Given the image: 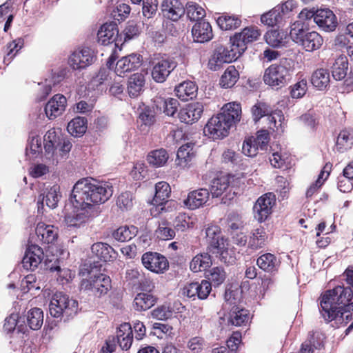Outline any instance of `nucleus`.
<instances>
[{"instance_id":"1","label":"nucleus","mask_w":353,"mask_h":353,"mask_svg":"<svg viewBox=\"0 0 353 353\" xmlns=\"http://www.w3.org/2000/svg\"><path fill=\"white\" fill-rule=\"evenodd\" d=\"M113 194V189L107 183H94L82 179L74 185L70 201L77 210L74 215H67L65 221L68 227H79L94 215L96 205L105 203Z\"/></svg>"},{"instance_id":"2","label":"nucleus","mask_w":353,"mask_h":353,"mask_svg":"<svg viewBox=\"0 0 353 353\" xmlns=\"http://www.w3.org/2000/svg\"><path fill=\"white\" fill-rule=\"evenodd\" d=\"M353 304V291L350 287L338 285L327 290L320 302L321 314L326 322L334 321L336 327L346 325L352 319L347 307Z\"/></svg>"},{"instance_id":"3","label":"nucleus","mask_w":353,"mask_h":353,"mask_svg":"<svg viewBox=\"0 0 353 353\" xmlns=\"http://www.w3.org/2000/svg\"><path fill=\"white\" fill-rule=\"evenodd\" d=\"M292 73L291 61L284 59L279 63L272 64L265 70L263 81L272 88H280L290 80Z\"/></svg>"},{"instance_id":"4","label":"nucleus","mask_w":353,"mask_h":353,"mask_svg":"<svg viewBox=\"0 0 353 353\" xmlns=\"http://www.w3.org/2000/svg\"><path fill=\"white\" fill-rule=\"evenodd\" d=\"M77 301L70 299L68 295L63 292H56L50 300L49 312L53 317H72L77 314Z\"/></svg>"},{"instance_id":"5","label":"nucleus","mask_w":353,"mask_h":353,"mask_svg":"<svg viewBox=\"0 0 353 353\" xmlns=\"http://www.w3.org/2000/svg\"><path fill=\"white\" fill-rule=\"evenodd\" d=\"M152 79L159 83H164L171 72L176 68L177 63L174 59L167 57L156 55L151 61Z\"/></svg>"},{"instance_id":"6","label":"nucleus","mask_w":353,"mask_h":353,"mask_svg":"<svg viewBox=\"0 0 353 353\" xmlns=\"http://www.w3.org/2000/svg\"><path fill=\"white\" fill-rule=\"evenodd\" d=\"M230 49L223 46L216 47L212 59L209 61V68L217 70L223 63H231L236 60L243 52L235 43H232Z\"/></svg>"},{"instance_id":"7","label":"nucleus","mask_w":353,"mask_h":353,"mask_svg":"<svg viewBox=\"0 0 353 353\" xmlns=\"http://www.w3.org/2000/svg\"><path fill=\"white\" fill-rule=\"evenodd\" d=\"M89 279H83L81 282V288L91 291L95 296L105 294L111 288V280L103 274H91Z\"/></svg>"},{"instance_id":"8","label":"nucleus","mask_w":353,"mask_h":353,"mask_svg":"<svg viewBox=\"0 0 353 353\" xmlns=\"http://www.w3.org/2000/svg\"><path fill=\"white\" fill-rule=\"evenodd\" d=\"M205 236L210 245L220 254V259L227 263L228 243L221 235V229L217 225H210L205 229Z\"/></svg>"},{"instance_id":"9","label":"nucleus","mask_w":353,"mask_h":353,"mask_svg":"<svg viewBox=\"0 0 353 353\" xmlns=\"http://www.w3.org/2000/svg\"><path fill=\"white\" fill-rule=\"evenodd\" d=\"M230 128L225 118L217 114L209 119L204 127L203 133L213 140L221 139L228 135Z\"/></svg>"},{"instance_id":"10","label":"nucleus","mask_w":353,"mask_h":353,"mask_svg":"<svg viewBox=\"0 0 353 353\" xmlns=\"http://www.w3.org/2000/svg\"><path fill=\"white\" fill-rule=\"evenodd\" d=\"M275 203V196L271 192L266 193L260 196L253 208L254 218L259 222L265 221L272 214V208Z\"/></svg>"},{"instance_id":"11","label":"nucleus","mask_w":353,"mask_h":353,"mask_svg":"<svg viewBox=\"0 0 353 353\" xmlns=\"http://www.w3.org/2000/svg\"><path fill=\"white\" fill-rule=\"evenodd\" d=\"M141 262L145 268L157 274L164 272L169 267L167 259L157 252L144 253L141 257Z\"/></svg>"},{"instance_id":"12","label":"nucleus","mask_w":353,"mask_h":353,"mask_svg":"<svg viewBox=\"0 0 353 353\" xmlns=\"http://www.w3.org/2000/svg\"><path fill=\"white\" fill-rule=\"evenodd\" d=\"M92 50L83 48L74 50L69 57L68 63L73 70H82L94 62Z\"/></svg>"},{"instance_id":"13","label":"nucleus","mask_w":353,"mask_h":353,"mask_svg":"<svg viewBox=\"0 0 353 353\" xmlns=\"http://www.w3.org/2000/svg\"><path fill=\"white\" fill-rule=\"evenodd\" d=\"M261 35V31L257 27L250 26L245 28L241 32L236 33L230 38L232 43H235L240 51L243 53L246 50V45L248 43L253 42L259 39Z\"/></svg>"},{"instance_id":"14","label":"nucleus","mask_w":353,"mask_h":353,"mask_svg":"<svg viewBox=\"0 0 353 353\" xmlns=\"http://www.w3.org/2000/svg\"><path fill=\"white\" fill-rule=\"evenodd\" d=\"M314 23L325 32L335 30L337 25V18L334 12L328 8L316 10Z\"/></svg>"},{"instance_id":"15","label":"nucleus","mask_w":353,"mask_h":353,"mask_svg":"<svg viewBox=\"0 0 353 353\" xmlns=\"http://www.w3.org/2000/svg\"><path fill=\"white\" fill-rule=\"evenodd\" d=\"M43 251L37 245H29L22 259V265L27 270H34L43 259Z\"/></svg>"},{"instance_id":"16","label":"nucleus","mask_w":353,"mask_h":353,"mask_svg":"<svg viewBox=\"0 0 353 353\" xmlns=\"http://www.w3.org/2000/svg\"><path fill=\"white\" fill-rule=\"evenodd\" d=\"M161 10L164 18L172 21H179L185 14V8L179 0H163Z\"/></svg>"},{"instance_id":"17","label":"nucleus","mask_w":353,"mask_h":353,"mask_svg":"<svg viewBox=\"0 0 353 353\" xmlns=\"http://www.w3.org/2000/svg\"><path fill=\"white\" fill-rule=\"evenodd\" d=\"M67 99L61 94L54 95L45 105V113L49 119H54L65 110Z\"/></svg>"},{"instance_id":"18","label":"nucleus","mask_w":353,"mask_h":353,"mask_svg":"<svg viewBox=\"0 0 353 353\" xmlns=\"http://www.w3.org/2000/svg\"><path fill=\"white\" fill-rule=\"evenodd\" d=\"M203 112V106L201 103H192L180 110L178 117L181 122L192 124L201 118Z\"/></svg>"},{"instance_id":"19","label":"nucleus","mask_w":353,"mask_h":353,"mask_svg":"<svg viewBox=\"0 0 353 353\" xmlns=\"http://www.w3.org/2000/svg\"><path fill=\"white\" fill-rule=\"evenodd\" d=\"M141 56L131 54L120 59L116 63L115 73L121 77L126 72L137 69L141 65Z\"/></svg>"},{"instance_id":"20","label":"nucleus","mask_w":353,"mask_h":353,"mask_svg":"<svg viewBox=\"0 0 353 353\" xmlns=\"http://www.w3.org/2000/svg\"><path fill=\"white\" fill-rule=\"evenodd\" d=\"M210 192L205 188L193 190L188 194L184 200V205L190 210H195L203 206L209 200Z\"/></svg>"},{"instance_id":"21","label":"nucleus","mask_w":353,"mask_h":353,"mask_svg":"<svg viewBox=\"0 0 353 353\" xmlns=\"http://www.w3.org/2000/svg\"><path fill=\"white\" fill-rule=\"evenodd\" d=\"M35 232L39 240L46 244L54 243L58 237L57 228L42 222L37 224Z\"/></svg>"},{"instance_id":"22","label":"nucleus","mask_w":353,"mask_h":353,"mask_svg":"<svg viewBox=\"0 0 353 353\" xmlns=\"http://www.w3.org/2000/svg\"><path fill=\"white\" fill-rule=\"evenodd\" d=\"M219 114L225 118L226 123L231 127L238 123L241 117V107L240 103L231 102L225 104Z\"/></svg>"},{"instance_id":"23","label":"nucleus","mask_w":353,"mask_h":353,"mask_svg":"<svg viewBox=\"0 0 353 353\" xmlns=\"http://www.w3.org/2000/svg\"><path fill=\"white\" fill-rule=\"evenodd\" d=\"M119 30L115 23H104L97 32L99 43L103 46L108 45L116 41Z\"/></svg>"},{"instance_id":"24","label":"nucleus","mask_w":353,"mask_h":353,"mask_svg":"<svg viewBox=\"0 0 353 353\" xmlns=\"http://www.w3.org/2000/svg\"><path fill=\"white\" fill-rule=\"evenodd\" d=\"M194 40L199 43L210 41L212 37L211 25L205 21L196 22L192 29Z\"/></svg>"},{"instance_id":"25","label":"nucleus","mask_w":353,"mask_h":353,"mask_svg":"<svg viewBox=\"0 0 353 353\" xmlns=\"http://www.w3.org/2000/svg\"><path fill=\"white\" fill-rule=\"evenodd\" d=\"M145 77L142 73L133 74L128 81L127 91L132 98L138 97L144 90Z\"/></svg>"},{"instance_id":"26","label":"nucleus","mask_w":353,"mask_h":353,"mask_svg":"<svg viewBox=\"0 0 353 353\" xmlns=\"http://www.w3.org/2000/svg\"><path fill=\"white\" fill-rule=\"evenodd\" d=\"M117 342L123 350H128L132 343L133 334L131 325L128 323H123L117 331Z\"/></svg>"},{"instance_id":"27","label":"nucleus","mask_w":353,"mask_h":353,"mask_svg":"<svg viewBox=\"0 0 353 353\" xmlns=\"http://www.w3.org/2000/svg\"><path fill=\"white\" fill-rule=\"evenodd\" d=\"M256 264L263 271L268 273H274L279 270L280 261L273 254L265 253L257 259Z\"/></svg>"},{"instance_id":"28","label":"nucleus","mask_w":353,"mask_h":353,"mask_svg":"<svg viewBox=\"0 0 353 353\" xmlns=\"http://www.w3.org/2000/svg\"><path fill=\"white\" fill-rule=\"evenodd\" d=\"M197 90V86L191 81H183L174 89L176 97L182 101H188L195 98Z\"/></svg>"},{"instance_id":"29","label":"nucleus","mask_w":353,"mask_h":353,"mask_svg":"<svg viewBox=\"0 0 353 353\" xmlns=\"http://www.w3.org/2000/svg\"><path fill=\"white\" fill-rule=\"evenodd\" d=\"M61 197L60 187L57 185H54L48 189L46 194H41L39 196L38 204L41 203L43 205L45 203L49 208L54 209L57 206Z\"/></svg>"},{"instance_id":"30","label":"nucleus","mask_w":353,"mask_h":353,"mask_svg":"<svg viewBox=\"0 0 353 353\" xmlns=\"http://www.w3.org/2000/svg\"><path fill=\"white\" fill-rule=\"evenodd\" d=\"M300 45L307 52L319 49L323 43V37L316 31L307 32Z\"/></svg>"},{"instance_id":"31","label":"nucleus","mask_w":353,"mask_h":353,"mask_svg":"<svg viewBox=\"0 0 353 353\" xmlns=\"http://www.w3.org/2000/svg\"><path fill=\"white\" fill-rule=\"evenodd\" d=\"M157 298L150 292H140L134 299V307L137 311H145L152 307Z\"/></svg>"},{"instance_id":"32","label":"nucleus","mask_w":353,"mask_h":353,"mask_svg":"<svg viewBox=\"0 0 353 353\" xmlns=\"http://www.w3.org/2000/svg\"><path fill=\"white\" fill-rule=\"evenodd\" d=\"M170 193L171 188L168 183L165 181L157 183L155 185V194L152 203L154 205L161 206L168 202Z\"/></svg>"},{"instance_id":"33","label":"nucleus","mask_w":353,"mask_h":353,"mask_svg":"<svg viewBox=\"0 0 353 353\" xmlns=\"http://www.w3.org/2000/svg\"><path fill=\"white\" fill-rule=\"evenodd\" d=\"M194 143L190 141L183 144L178 150L176 157L178 164L180 166L185 167L194 158L195 152L194 150Z\"/></svg>"},{"instance_id":"34","label":"nucleus","mask_w":353,"mask_h":353,"mask_svg":"<svg viewBox=\"0 0 353 353\" xmlns=\"http://www.w3.org/2000/svg\"><path fill=\"white\" fill-rule=\"evenodd\" d=\"M266 43L273 48L284 46L288 42V36L283 30H271L265 34Z\"/></svg>"},{"instance_id":"35","label":"nucleus","mask_w":353,"mask_h":353,"mask_svg":"<svg viewBox=\"0 0 353 353\" xmlns=\"http://www.w3.org/2000/svg\"><path fill=\"white\" fill-rule=\"evenodd\" d=\"M249 320L248 310L233 305L230 310L228 322L235 326H241Z\"/></svg>"},{"instance_id":"36","label":"nucleus","mask_w":353,"mask_h":353,"mask_svg":"<svg viewBox=\"0 0 353 353\" xmlns=\"http://www.w3.org/2000/svg\"><path fill=\"white\" fill-rule=\"evenodd\" d=\"M92 252L101 261H108L115 257L113 248L105 243L99 242L92 245Z\"/></svg>"},{"instance_id":"37","label":"nucleus","mask_w":353,"mask_h":353,"mask_svg":"<svg viewBox=\"0 0 353 353\" xmlns=\"http://www.w3.org/2000/svg\"><path fill=\"white\" fill-rule=\"evenodd\" d=\"M268 239V235L263 228H258L251 232L248 241V246L254 250L263 248Z\"/></svg>"},{"instance_id":"38","label":"nucleus","mask_w":353,"mask_h":353,"mask_svg":"<svg viewBox=\"0 0 353 353\" xmlns=\"http://www.w3.org/2000/svg\"><path fill=\"white\" fill-rule=\"evenodd\" d=\"M210 256L207 253L196 255L190 263V268L194 272L205 270L212 265Z\"/></svg>"},{"instance_id":"39","label":"nucleus","mask_w":353,"mask_h":353,"mask_svg":"<svg viewBox=\"0 0 353 353\" xmlns=\"http://www.w3.org/2000/svg\"><path fill=\"white\" fill-rule=\"evenodd\" d=\"M28 325L33 330H38L43 323V313L41 309L34 307L30 309L26 314Z\"/></svg>"},{"instance_id":"40","label":"nucleus","mask_w":353,"mask_h":353,"mask_svg":"<svg viewBox=\"0 0 353 353\" xmlns=\"http://www.w3.org/2000/svg\"><path fill=\"white\" fill-rule=\"evenodd\" d=\"M347 68L348 62L347 57L345 56L339 57L336 59L331 68L333 78L336 81H340L345 78L347 74Z\"/></svg>"},{"instance_id":"41","label":"nucleus","mask_w":353,"mask_h":353,"mask_svg":"<svg viewBox=\"0 0 353 353\" xmlns=\"http://www.w3.org/2000/svg\"><path fill=\"white\" fill-rule=\"evenodd\" d=\"M311 82L319 90H324L329 85L330 74L325 69H318L313 72Z\"/></svg>"},{"instance_id":"42","label":"nucleus","mask_w":353,"mask_h":353,"mask_svg":"<svg viewBox=\"0 0 353 353\" xmlns=\"http://www.w3.org/2000/svg\"><path fill=\"white\" fill-rule=\"evenodd\" d=\"M184 8L187 17L192 21L199 22L205 16V10L195 2H188Z\"/></svg>"},{"instance_id":"43","label":"nucleus","mask_w":353,"mask_h":353,"mask_svg":"<svg viewBox=\"0 0 353 353\" xmlns=\"http://www.w3.org/2000/svg\"><path fill=\"white\" fill-rule=\"evenodd\" d=\"M67 130L72 136L80 137L87 130V120L83 117H75L68 123Z\"/></svg>"},{"instance_id":"44","label":"nucleus","mask_w":353,"mask_h":353,"mask_svg":"<svg viewBox=\"0 0 353 353\" xmlns=\"http://www.w3.org/2000/svg\"><path fill=\"white\" fill-rule=\"evenodd\" d=\"M239 72L234 65H230L221 77L220 85L225 88H232L239 79Z\"/></svg>"},{"instance_id":"45","label":"nucleus","mask_w":353,"mask_h":353,"mask_svg":"<svg viewBox=\"0 0 353 353\" xmlns=\"http://www.w3.org/2000/svg\"><path fill=\"white\" fill-rule=\"evenodd\" d=\"M216 23L221 29L229 30L239 27L241 21L235 15L223 14L218 17Z\"/></svg>"},{"instance_id":"46","label":"nucleus","mask_w":353,"mask_h":353,"mask_svg":"<svg viewBox=\"0 0 353 353\" xmlns=\"http://www.w3.org/2000/svg\"><path fill=\"white\" fill-rule=\"evenodd\" d=\"M137 232V228L134 226H121L114 230L112 233L113 238L121 242L128 241L131 240L136 236Z\"/></svg>"},{"instance_id":"47","label":"nucleus","mask_w":353,"mask_h":353,"mask_svg":"<svg viewBox=\"0 0 353 353\" xmlns=\"http://www.w3.org/2000/svg\"><path fill=\"white\" fill-rule=\"evenodd\" d=\"M229 188V179L225 176L214 179L212 181L210 192L213 197H219Z\"/></svg>"},{"instance_id":"48","label":"nucleus","mask_w":353,"mask_h":353,"mask_svg":"<svg viewBox=\"0 0 353 353\" xmlns=\"http://www.w3.org/2000/svg\"><path fill=\"white\" fill-rule=\"evenodd\" d=\"M155 234L159 239L168 241L175 236V230L172 229V225L167 221H162L159 223L155 231Z\"/></svg>"},{"instance_id":"49","label":"nucleus","mask_w":353,"mask_h":353,"mask_svg":"<svg viewBox=\"0 0 353 353\" xmlns=\"http://www.w3.org/2000/svg\"><path fill=\"white\" fill-rule=\"evenodd\" d=\"M168 159V154L165 150L159 149L151 152L148 156V161L155 167L165 165Z\"/></svg>"},{"instance_id":"50","label":"nucleus","mask_w":353,"mask_h":353,"mask_svg":"<svg viewBox=\"0 0 353 353\" xmlns=\"http://www.w3.org/2000/svg\"><path fill=\"white\" fill-rule=\"evenodd\" d=\"M226 278V272L221 267H214L207 275V279L214 286H218L223 283Z\"/></svg>"},{"instance_id":"51","label":"nucleus","mask_w":353,"mask_h":353,"mask_svg":"<svg viewBox=\"0 0 353 353\" xmlns=\"http://www.w3.org/2000/svg\"><path fill=\"white\" fill-rule=\"evenodd\" d=\"M150 314L153 319L165 321L172 316L173 310L169 305L163 304L152 310Z\"/></svg>"},{"instance_id":"52","label":"nucleus","mask_w":353,"mask_h":353,"mask_svg":"<svg viewBox=\"0 0 353 353\" xmlns=\"http://www.w3.org/2000/svg\"><path fill=\"white\" fill-rule=\"evenodd\" d=\"M253 120L257 122L272 112L271 108L264 102H257L251 109Z\"/></svg>"},{"instance_id":"53","label":"nucleus","mask_w":353,"mask_h":353,"mask_svg":"<svg viewBox=\"0 0 353 353\" xmlns=\"http://www.w3.org/2000/svg\"><path fill=\"white\" fill-rule=\"evenodd\" d=\"M336 145L340 146V148H350L353 145V130H341L337 137Z\"/></svg>"},{"instance_id":"54","label":"nucleus","mask_w":353,"mask_h":353,"mask_svg":"<svg viewBox=\"0 0 353 353\" xmlns=\"http://www.w3.org/2000/svg\"><path fill=\"white\" fill-rule=\"evenodd\" d=\"M306 32L304 30L303 23L301 21H296L291 26L290 37L296 43H301L303 37H305Z\"/></svg>"},{"instance_id":"55","label":"nucleus","mask_w":353,"mask_h":353,"mask_svg":"<svg viewBox=\"0 0 353 353\" xmlns=\"http://www.w3.org/2000/svg\"><path fill=\"white\" fill-rule=\"evenodd\" d=\"M23 46V40L22 39H17L7 45V54L4 58V61L10 63L15 57L17 53Z\"/></svg>"},{"instance_id":"56","label":"nucleus","mask_w":353,"mask_h":353,"mask_svg":"<svg viewBox=\"0 0 353 353\" xmlns=\"http://www.w3.org/2000/svg\"><path fill=\"white\" fill-rule=\"evenodd\" d=\"M41 152V139L38 136H33L28 140V145L26 148V154H32V158H36Z\"/></svg>"},{"instance_id":"57","label":"nucleus","mask_w":353,"mask_h":353,"mask_svg":"<svg viewBox=\"0 0 353 353\" xmlns=\"http://www.w3.org/2000/svg\"><path fill=\"white\" fill-rule=\"evenodd\" d=\"M133 195L131 192H123L117 198V205L123 211L129 210L133 206Z\"/></svg>"},{"instance_id":"58","label":"nucleus","mask_w":353,"mask_h":353,"mask_svg":"<svg viewBox=\"0 0 353 353\" xmlns=\"http://www.w3.org/2000/svg\"><path fill=\"white\" fill-rule=\"evenodd\" d=\"M281 19V14L279 9L276 8L271 10L270 11L263 14L261 17V21L268 26H275Z\"/></svg>"},{"instance_id":"59","label":"nucleus","mask_w":353,"mask_h":353,"mask_svg":"<svg viewBox=\"0 0 353 353\" xmlns=\"http://www.w3.org/2000/svg\"><path fill=\"white\" fill-rule=\"evenodd\" d=\"M193 225L192 221H191L190 217L185 214H179L174 220V226L176 230L184 232L192 228Z\"/></svg>"},{"instance_id":"60","label":"nucleus","mask_w":353,"mask_h":353,"mask_svg":"<svg viewBox=\"0 0 353 353\" xmlns=\"http://www.w3.org/2000/svg\"><path fill=\"white\" fill-rule=\"evenodd\" d=\"M49 269L50 272L56 273L55 276L61 284L68 283L72 278L71 271L68 268H61L60 266L56 265L51 266Z\"/></svg>"},{"instance_id":"61","label":"nucleus","mask_w":353,"mask_h":353,"mask_svg":"<svg viewBox=\"0 0 353 353\" xmlns=\"http://www.w3.org/2000/svg\"><path fill=\"white\" fill-rule=\"evenodd\" d=\"M130 10L128 4L121 3L112 10L111 15L114 20L122 21L128 17Z\"/></svg>"},{"instance_id":"62","label":"nucleus","mask_w":353,"mask_h":353,"mask_svg":"<svg viewBox=\"0 0 353 353\" xmlns=\"http://www.w3.org/2000/svg\"><path fill=\"white\" fill-rule=\"evenodd\" d=\"M290 95L294 99L302 98L306 93L307 90V81L302 79L292 85Z\"/></svg>"},{"instance_id":"63","label":"nucleus","mask_w":353,"mask_h":353,"mask_svg":"<svg viewBox=\"0 0 353 353\" xmlns=\"http://www.w3.org/2000/svg\"><path fill=\"white\" fill-rule=\"evenodd\" d=\"M142 12L145 17L152 18L157 11V0H143Z\"/></svg>"},{"instance_id":"64","label":"nucleus","mask_w":353,"mask_h":353,"mask_svg":"<svg viewBox=\"0 0 353 353\" xmlns=\"http://www.w3.org/2000/svg\"><path fill=\"white\" fill-rule=\"evenodd\" d=\"M163 112L168 116L173 117L178 110L179 103L177 99L168 98L162 101Z\"/></svg>"}]
</instances>
